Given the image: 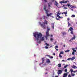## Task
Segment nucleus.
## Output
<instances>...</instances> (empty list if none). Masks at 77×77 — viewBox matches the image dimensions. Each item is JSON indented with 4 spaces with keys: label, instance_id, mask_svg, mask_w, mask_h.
I'll use <instances>...</instances> for the list:
<instances>
[{
    "label": "nucleus",
    "instance_id": "31",
    "mask_svg": "<svg viewBox=\"0 0 77 77\" xmlns=\"http://www.w3.org/2000/svg\"><path fill=\"white\" fill-rule=\"evenodd\" d=\"M75 17V15L74 14H73L71 16V17Z\"/></svg>",
    "mask_w": 77,
    "mask_h": 77
},
{
    "label": "nucleus",
    "instance_id": "51",
    "mask_svg": "<svg viewBox=\"0 0 77 77\" xmlns=\"http://www.w3.org/2000/svg\"><path fill=\"white\" fill-rule=\"evenodd\" d=\"M52 2H53V3L54 2V0H51Z\"/></svg>",
    "mask_w": 77,
    "mask_h": 77
},
{
    "label": "nucleus",
    "instance_id": "44",
    "mask_svg": "<svg viewBox=\"0 0 77 77\" xmlns=\"http://www.w3.org/2000/svg\"><path fill=\"white\" fill-rule=\"evenodd\" d=\"M77 72V70H76L75 71H73V72L74 73H75V72Z\"/></svg>",
    "mask_w": 77,
    "mask_h": 77
},
{
    "label": "nucleus",
    "instance_id": "20",
    "mask_svg": "<svg viewBox=\"0 0 77 77\" xmlns=\"http://www.w3.org/2000/svg\"><path fill=\"white\" fill-rule=\"evenodd\" d=\"M72 68H74V69H75V68H77V67H76V66L73 65L72 66Z\"/></svg>",
    "mask_w": 77,
    "mask_h": 77
},
{
    "label": "nucleus",
    "instance_id": "60",
    "mask_svg": "<svg viewBox=\"0 0 77 77\" xmlns=\"http://www.w3.org/2000/svg\"><path fill=\"white\" fill-rule=\"evenodd\" d=\"M76 53H77V54H77V52H76Z\"/></svg>",
    "mask_w": 77,
    "mask_h": 77
},
{
    "label": "nucleus",
    "instance_id": "40",
    "mask_svg": "<svg viewBox=\"0 0 77 77\" xmlns=\"http://www.w3.org/2000/svg\"><path fill=\"white\" fill-rule=\"evenodd\" d=\"M67 69H65V70H64V72H67Z\"/></svg>",
    "mask_w": 77,
    "mask_h": 77
},
{
    "label": "nucleus",
    "instance_id": "61",
    "mask_svg": "<svg viewBox=\"0 0 77 77\" xmlns=\"http://www.w3.org/2000/svg\"><path fill=\"white\" fill-rule=\"evenodd\" d=\"M68 32H69V30H68Z\"/></svg>",
    "mask_w": 77,
    "mask_h": 77
},
{
    "label": "nucleus",
    "instance_id": "12",
    "mask_svg": "<svg viewBox=\"0 0 77 77\" xmlns=\"http://www.w3.org/2000/svg\"><path fill=\"white\" fill-rule=\"evenodd\" d=\"M47 60L46 61V63H50V60L49 59H47Z\"/></svg>",
    "mask_w": 77,
    "mask_h": 77
},
{
    "label": "nucleus",
    "instance_id": "56",
    "mask_svg": "<svg viewBox=\"0 0 77 77\" xmlns=\"http://www.w3.org/2000/svg\"><path fill=\"white\" fill-rule=\"evenodd\" d=\"M55 77H59L58 76H56Z\"/></svg>",
    "mask_w": 77,
    "mask_h": 77
},
{
    "label": "nucleus",
    "instance_id": "35",
    "mask_svg": "<svg viewBox=\"0 0 77 77\" xmlns=\"http://www.w3.org/2000/svg\"><path fill=\"white\" fill-rule=\"evenodd\" d=\"M45 45H46V46H49L50 45H49V44H47V43H45Z\"/></svg>",
    "mask_w": 77,
    "mask_h": 77
},
{
    "label": "nucleus",
    "instance_id": "7",
    "mask_svg": "<svg viewBox=\"0 0 77 77\" xmlns=\"http://www.w3.org/2000/svg\"><path fill=\"white\" fill-rule=\"evenodd\" d=\"M40 25L41 27H42L43 29H46V27L45 26V25L44 24H40Z\"/></svg>",
    "mask_w": 77,
    "mask_h": 77
},
{
    "label": "nucleus",
    "instance_id": "1",
    "mask_svg": "<svg viewBox=\"0 0 77 77\" xmlns=\"http://www.w3.org/2000/svg\"><path fill=\"white\" fill-rule=\"evenodd\" d=\"M34 36L36 38L38 43L41 44V41H44V37H42V34L41 33H38L37 32L33 33Z\"/></svg>",
    "mask_w": 77,
    "mask_h": 77
},
{
    "label": "nucleus",
    "instance_id": "9",
    "mask_svg": "<svg viewBox=\"0 0 77 77\" xmlns=\"http://www.w3.org/2000/svg\"><path fill=\"white\" fill-rule=\"evenodd\" d=\"M74 39H75V35H73V37H72L71 40H70L69 41H71V40H74Z\"/></svg>",
    "mask_w": 77,
    "mask_h": 77
},
{
    "label": "nucleus",
    "instance_id": "42",
    "mask_svg": "<svg viewBox=\"0 0 77 77\" xmlns=\"http://www.w3.org/2000/svg\"><path fill=\"white\" fill-rule=\"evenodd\" d=\"M45 48H46V49L48 48V47L47 46H45Z\"/></svg>",
    "mask_w": 77,
    "mask_h": 77
},
{
    "label": "nucleus",
    "instance_id": "10",
    "mask_svg": "<svg viewBox=\"0 0 77 77\" xmlns=\"http://www.w3.org/2000/svg\"><path fill=\"white\" fill-rule=\"evenodd\" d=\"M67 75H68L67 73H65L63 74V77H67Z\"/></svg>",
    "mask_w": 77,
    "mask_h": 77
},
{
    "label": "nucleus",
    "instance_id": "50",
    "mask_svg": "<svg viewBox=\"0 0 77 77\" xmlns=\"http://www.w3.org/2000/svg\"><path fill=\"white\" fill-rule=\"evenodd\" d=\"M53 55H54V56H55V55H56V54L55 53H54Z\"/></svg>",
    "mask_w": 77,
    "mask_h": 77
},
{
    "label": "nucleus",
    "instance_id": "25",
    "mask_svg": "<svg viewBox=\"0 0 77 77\" xmlns=\"http://www.w3.org/2000/svg\"><path fill=\"white\" fill-rule=\"evenodd\" d=\"M50 39L51 41V42H53V38H50Z\"/></svg>",
    "mask_w": 77,
    "mask_h": 77
},
{
    "label": "nucleus",
    "instance_id": "8",
    "mask_svg": "<svg viewBox=\"0 0 77 77\" xmlns=\"http://www.w3.org/2000/svg\"><path fill=\"white\" fill-rule=\"evenodd\" d=\"M63 71L62 70H59L58 71V72H57L58 74H61L62 73Z\"/></svg>",
    "mask_w": 77,
    "mask_h": 77
},
{
    "label": "nucleus",
    "instance_id": "63",
    "mask_svg": "<svg viewBox=\"0 0 77 77\" xmlns=\"http://www.w3.org/2000/svg\"><path fill=\"white\" fill-rule=\"evenodd\" d=\"M63 0V1H64V0Z\"/></svg>",
    "mask_w": 77,
    "mask_h": 77
},
{
    "label": "nucleus",
    "instance_id": "47",
    "mask_svg": "<svg viewBox=\"0 0 77 77\" xmlns=\"http://www.w3.org/2000/svg\"><path fill=\"white\" fill-rule=\"evenodd\" d=\"M44 2H45V3H47V0H44Z\"/></svg>",
    "mask_w": 77,
    "mask_h": 77
},
{
    "label": "nucleus",
    "instance_id": "57",
    "mask_svg": "<svg viewBox=\"0 0 77 77\" xmlns=\"http://www.w3.org/2000/svg\"><path fill=\"white\" fill-rule=\"evenodd\" d=\"M65 16V17H66L67 16V15L66 14Z\"/></svg>",
    "mask_w": 77,
    "mask_h": 77
},
{
    "label": "nucleus",
    "instance_id": "52",
    "mask_svg": "<svg viewBox=\"0 0 77 77\" xmlns=\"http://www.w3.org/2000/svg\"><path fill=\"white\" fill-rule=\"evenodd\" d=\"M69 18H67V21H69Z\"/></svg>",
    "mask_w": 77,
    "mask_h": 77
},
{
    "label": "nucleus",
    "instance_id": "59",
    "mask_svg": "<svg viewBox=\"0 0 77 77\" xmlns=\"http://www.w3.org/2000/svg\"><path fill=\"white\" fill-rule=\"evenodd\" d=\"M76 48V49H77V48Z\"/></svg>",
    "mask_w": 77,
    "mask_h": 77
},
{
    "label": "nucleus",
    "instance_id": "49",
    "mask_svg": "<svg viewBox=\"0 0 77 77\" xmlns=\"http://www.w3.org/2000/svg\"><path fill=\"white\" fill-rule=\"evenodd\" d=\"M63 9H68V8L66 7H64L63 8Z\"/></svg>",
    "mask_w": 77,
    "mask_h": 77
},
{
    "label": "nucleus",
    "instance_id": "2",
    "mask_svg": "<svg viewBox=\"0 0 77 77\" xmlns=\"http://www.w3.org/2000/svg\"><path fill=\"white\" fill-rule=\"evenodd\" d=\"M67 6H68V7H70V8L71 7H74V6H73L71 5H70L69 4H67V5H63L62 6V7L64 8V7H67Z\"/></svg>",
    "mask_w": 77,
    "mask_h": 77
},
{
    "label": "nucleus",
    "instance_id": "3",
    "mask_svg": "<svg viewBox=\"0 0 77 77\" xmlns=\"http://www.w3.org/2000/svg\"><path fill=\"white\" fill-rule=\"evenodd\" d=\"M46 11H47L46 12V13L47 14V17H51V16L52 15V14H53V13H50V14H49L48 13L49 12V10H47Z\"/></svg>",
    "mask_w": 77,
    "mask_h": 77
},
{
    "label": "nucleus",
    "instance_id": "38",
    "mask_svg": "<svg viewBox=\"0 0 77 77\" xmlns=\"http://www.w3.org/2000/svg\"><path fill=\"white\" fill-rule=\"evenodd\" d=\"M49 30H50V29L48 28L47 29V30L46 32H49Z\"/></svg>",
    "mask_w": 77,
    "mask_h": 77
},
{
    "label": "nucleus",
    "instance_id": "33",
    "mask_svg": "<svg viewBox=\"0 0 77 77\" xmlns=\"http://www.w3.org/2000/svg\"><path fill=\"white\" fill-rule=\"evenodd\" d=\"M71 60V58H69L67 59V60Z\"/></svg>",
    "mask_w": 77,
    "mask_h": 77
},
{
    "label": "nucleus",
    "instance_id": "13",
    "mask_svg": "<svg viewBox=\"0 0 77 77\" xmlns=\"http://www.w3.org/2000/svg\"><path fill=\"white\" fill-rule=\"evenodd\" d=\"M48 8L50 9V7H51V6L50 5H52V3L50 4L49 3H48Z\"/></svg>",
    "mask_w": 77,
    "mask_h": 77
},
{
    "label": "nucleus",
    "instance_id": "43",
    "mask_svg": "<svg viewBox=\"0 0 77 77\" xmlns=\"http://www.w3.org/2000/svg\"><path fill=\"white\" fill-rule=\"evenodd\" d=\"M75 54V52H72V54L73 55H74V54Z\"/></svg>",
    "mask_w": 77,
    "mask_h": 77
},
{
    "label": "nucleus",
    "instance_id": "53",
    "mask_svg": "<svg viewBox=\"0 0 77 77\" xmlns=\"http://www.w3.org/2000/svg\"><path fill=\"white\" fill-rule=\"evenodd\" d=\"M62 62H65V60H62Z\"/></svg>",
    "mask_w": 77,
    "mask_h": 77
},
{
    "label": "nucleus",
    "instance_id": "62",
    "mask_svg": "<svg viewBox=\"0 0 77 77\" xmlns=\"http://www.w3.org/2000/svg\"><path fill=\"white\" fill-rule=\"evenodd\" d=\"M52 77H54V76H53Z\"/></svg>",
    "mask_w": 77,
    "mask_h": 77
},
{
    "label": "nucleus",
    "instance_id": "48",
    "mask_svg": "<svg viewBox=\"0 0 77 77\" xmlns=\"http://www.w3.org/2000/svg\"><path fill=\"white\" fill-rule=\"evenodd\" d=\"M68 77H71V75H69L68 76Z\"/></svg>",
    "mask_w": 77,
    "mask_h": 77
},
{
    "label": "nucleus",
    "instance_id": "27",
    "mask_svg": "<svg viewBox=\"0 0 77 77\" xmlns=\"http://www.w3.org/2000/svg\"><path fill=\"white\" fill-rule=\"evenodd\" d=\"M70 72L71 73L72 72H74V71L73 70V69H71L70 70Z\"/></svg>",
    "mask_w": 77,
    "mask_h": 77
},
{
    "label": "nucleus",
    "instance_id": "30",
    "mask_svg": "<svg viewBox=\"0 0 77 77\" xmlns=\"http://www.w3.org/2000/svg\"><path fill=\"white\" fill-rule=\"evenodd\" d=\"M63 13L65 15H66V14H67V11H66L65 12H64Z\"/></svg>",
    "mask_w": 77,
    "mask_h": 77
},
{
    "label": "nucleus",
    "instance_id": "14",
    "mask_svg": "<svg viewBox=\"0 0 77 77\" xmlns=\"http://www.w3.org/2000/svg\"><path fill=\"white\" fill-rule=\"evenodd\" d=\"M46 18V17H45V16H43L42 17V18H40L41 20H42V19H43V20H45Z\"/></svg>",
    "mask_w": 77,
    "mask_h": 77
},
{
    "label": "nucleus",
    "instance_id": "5",
    "mask_svg": "<svg viewBox=\"0 0 77 77\" xmlns=\"http://www.w3.org/2000/svg\"><path fill=\"white\" fill-rule=\"evenodd\" d=\"M59 15H60V13H59V11H58V12H57V17H58L59 18H63V17H60Z\"/></svg>",
    "mask_w": 77,
    "mask_h": 77
},
{
    "label": "nucleus",
    "instance_id": "26",
    "mask_svg": "<svg viewBox=\"0 0 77 77\" xmlns=\"http://www.w3.org/2000/svg\"><path fill=\"white\" fill-rule=\"evenodd\" d=\"M64 53L63 52V51H61L60 53V54H63Z\"/></svg>",
    "mask_w": 77,
    "mask_h": 77
},
{
    "label": "nucleus",
    "instance_id": "29",
    "mask_svg": "<svg viewBox=\"0 0 77 77\" xmlns=\"http://www.w3.org/2000/svg\"><path fill=\"white\" fill-rule=\"evenodd\" d=\"M67 67H68V65H65L64 66V68H67Z\"/></svg>",
    "mask_w": 77,
    "mask_h": 77
},
{
    "label": "nucleus",
    "instance_id": "21",
    "mask_svg": "<svg viewBox=\"0 0 77 77\" xmlns=\"http://www.w3.org/2000/svg\"><path fill=\"white\" fill-rule=\"evenodd\" d=\"M51 24L52 26V29H54V23H53Z\"/></svg>",
    "mask_w": 77,
    "mask_h": 77
},
{
    "label": "nucleus",
    "instance_id": "45",
    "mask_svg": "<svg viewBox=\"0 0 77 77\" xmlns=\"http://www.w3.org/2000/svg\"><path fill=\"white\" fill-rule=\"evenodd\" d=\"M70 50H67L66 51H65V52H69V51Z\"/></svg>",
    "mask_w": 77,
    "mask_h": 77
},
{
    "label": "nucleus",
    "instance_id": "17",
    "mask_svg": "<svg viewBox=\"0 0 77 77\" xmlns=\"http://www.w3.org/2000/svg\"><path fill=\"white\" fill-rule=\"evenodd\" d=\"M44 10H45V11H46V12H47V11H48V9L46 10V7H45V6L44 7Z\"/></svg>",
    "mask_w": 77,
    "mask_h": 77
},
{
    "label": "nucleus",
    "instance_id": "37",
    "mask_svg": "<svg viewBox=\"0 0 77 77\" xmlns=\"http://www.w3.org/2000/svg\"><path fill=\"white\" fill-rule=\"evenodd\" d=\"M68 27H69V26H71V24H70V23H69V22H68Z\"/></svg>",
    "mask_w": 77,
    "mask_h": 77
},
{
    "label": "nucleus",
    "instance_id": "34",
    "mask_svg": "<svg viewBox=\"0 0 77 77\" xmlns=\"http://www.w3.org/2000/svg\"><path fill=\"white\" fill-rule=\"evenodd\" d=\"M59 57L60 58H62V56L61 55V54H59Z\"/></svg>",
    "mask_w": 77,
    "mask_h": 77
},
{
    "label": "nucleus",
    "instance_id": "6",
    "mask_svg": "<svg viewBox=\"0 0 77 77\" xmlns=\"http://www.w3.org/2000/svg\"><path fill=\"white\" fill-rule=\"evenodd\" d=\"M69 29V30L71 31V34H72V35H73V34H74V33H73V30H74V29H73V28H72V27H70Z\"/></svg>",
    "mask_w": 77,
    "mask_h": 77
},
{
    "label": "nucleus",
    "instance_id": "58",
    "mask_svg": "<svg viewBox=\"0 0 77 77\" xmlns=\"http://www.w3.org/2000/svg\"><path fill=\"white\" fill-rule=\"evenodd\" d=\"M63 13H62V15H63Z\"/></svg>",
    "mask_w": 77,
    "mask_h": 77
},
{
    "label": "nucleus",
    "instance_id": "28",
    "mask_svg": "<svg viewBox=\"0 0 77 77\" xmlns=\"http://www.w3.org/2000/svg\"><path fill=\"white\" fill-rule=\"evenodd\" d=\"M58 67H59L60 68L61 67V64L59 63L58 64Z\"/></svg>",
    "mask_w": 77,
    "mask_h": 77
},
{
    "label": "nucleus",
    "instance_id": "54",
    "mask_svg": "<svg viewBox=\"0 0 77 77\" xmlns=\"http://www.w3.org/2000/svg\"><path fill=\"white\" fill-rule=\"evenodd\" d=\"M65 45H63V47H65Z\"/></svg>",
    "mask_w": 77,
    "mask_h": 77
},
{
    "label": "nucleus",
    "instance_id": "22",
    "mask_svg": "<svg viewBox=\"0 0 77 77\" xmlns=\"http://www.w3.org/2000/svg\"><path fill=\"white\" fill-rule=\"evenodd\" d=\"M62 35H65L66 33L65 32H63L62 33Z\"/></svg>",
    "mask_w": 77,
    "mask_h": 77
},
{
    "label": "nucleus",
    "instance_id": "24",
    "mask_svg": "<svg viewBox=\"0 0 77 77\" xmlns=\"http://www.w3.org/2000/svg\"><path fill=\"white\" fill-rule=\"evenodd\" d=\"M71 75L72 76V77H74V76L75 75V74L72 73L71 74Z\"/></svg>",
    "mask_w": 77,
    "mask_h": 77
},
{
    "label": "nucleus",
    "instance_id": "18",
    "mask_svg": "<svg viewBox=\"0 0 77 77\" xmlns=\"http://www.w3.org/2000/svg\"><path fill=\"white\" fill-rule=\"evenodd\" d=\"M46 56H48V57H49V58L50 59H53V56H50L48 55H47Z\"/></svg>",
    "mask_w": 77,
    "mask_h": 77
},
{
    "label": "nucleus",
    "instance_id": "19",
    "mask_svg": "<svg viewBox=\"0 0 77 77\" xmlns=\"http://www.w3.org/2000/svg\"><path fill=\"white\" fill-rule=\"evenodd\" d=\"M59 48V47H58V46H56L55 47V48L57 51H58V49L57 48Z\"/></svg>",
    "mask_w": 77,
    "mask_h": 77
},
{
    "label": "nucleus",
    "instance_id": "32",
    "mask_svg": "<svg viewBox=\"0 0 77 77\" xmlns=\"http://www.w3.org/2000/svg\"><path fill=\"white\" fill-rule=\"evenodd\" d=\"M72 50H73V52H76V51H76V50H74V49L73 48H72Z\"/></svg>",
    "mask_w": 77,
    "mask_h": 77
},
{
    "label": "nucleus",
    "instance_id": "16",
    "mask_svg": "<svg viewBox=\"0 0 77 77\" xmlns=\"http://www.w3.org/2000/svg\"><path fill=\"white\" fill-rule=\"evenodd\" d=\"M55 5L56 6H58V3L56 1H55Z\"/></svg>",
    "mask_w": 77,
    "mask_h": 77
},
{
    "label": "nucleus",
    "instance_id": "4",
    "mask_svg": "<svg viewBox=\"0 0 77 77\" xmlns=\"http://www.w3.org/2000/svg\"><path fill=\"white\" fill-rule=\"evenodd\" d=\"M46 36H45V37L46 38V40H47V39L48 38V37L49 36H50V35L49 34V33H48V32H47L46 31Z\"/></svg>",
    "mask_w": 77,
    "mask_h": 77
},
{
    "label": "nucleus",
    "instance_id": "15",
    "mask_svg": "<svg viewBox=\"0 0 77 77\" xmlns=\"http://www.w3.org/2000/svg\"><path fill=\"white\" fill-rule=\"evenodd\" d=\"M45 58V57H43L42 59V63H43L44 62V61L45 60V59H44Z\"/></svg>",
    "mask_w": 77,
    "mask_h": 77
},
{
    "label": "nucleus",
    "instance_id": "55",
    "mask_svg": "<svg viewBox=\"0 0 77 77\" xmlns=\"http://www.w3.org/2000/svg\"><path fill=\"white\" fill-rule=\"evenodd\" d=\"M45 74H47V72L45 73Z\"/></svg>",
    "mask_w": 77,
    "mask_h": 77
},
{
    "label": "nucleus",
    "instance_id": "46",
    "mask_svg": "<svg viewBox=\"0 0 77 77\" xmlns=\"http://www.w3.org/2000/svg\"><path fill=\"white\" fill-rule=\"evenodd\" d=\"M56 19L57 20H59V18H57V17H56Z\"/></svg>",
    "mask_w": 77,
    "mask_h": 77
},
{
    "label": "nucleus",
    "instance_id": "39",
    "mask_svg": "<svg viewBox=\"0 0 77 77\" xmlns=\"http://www.w3.org/2000/svg\"><path fill=\"white\" fill-rule=\"evenodd\" d=\"M67 2H68V1H65V2H64V3L65 4L67 3Z\"/></svg>",
    "mask_w": 77,
    "mask_h": 77
},
{
    "label": "nucleus",
    "instance_id": "23",
    "mask_svg": "<svg viewBox=\"0 0 77 77\" xmlns=\"http://www.w3.org/2000/svg\"><path fill=\"white\" fill-rule=\"evenodd\" d=\"M75 59V58L74 57H72V58H71V60H74Z\"/></svg>",
    "mask_w": 77,
    "mask_h": 77
},
{
    "label": "nucleus",
    "instance_id": "36",
    "mask_svg": "<svg viewBox=\"0 0 77 77\" xmlns=\"http://www.w3.org/2000/svg\"><path fill=\"white\" fill-rule=\"evenodd\" d=\"M60 3H64V1H60Z\"/></svg>",
    "mask_w": 77,
    "mask_h": 77
},
{
    "label": "nucleus",
    "instance_id": "41",
    "mask_svg": "<svg viewBox=\"0 0 77 77\" xmlns=\"http://www.w3.org/2000/svg\"><path fill=\"white\" fill-rule=\"evenodd\" d=\"M49 36H51V37H53V35H51Z\"/></svg>",
    "mask_w": 77,
    "mask_h": 77
},
{
    "label": "nucleus",
    "instance_id": "11",
    "mask_svg": "<svg viewBox=\"0 0 77 77\" xmlns=\"http://www.w3.org/2000/svg\"><path fill=\"white\" fill-rule=\"evenodd\" d=\"M48 21L45 20V22H43L42 23L44 24H47V25L48 24Z\"/></svg>",
    "mask_w": 77,
    "mask_h": 77
}]
</instances>
